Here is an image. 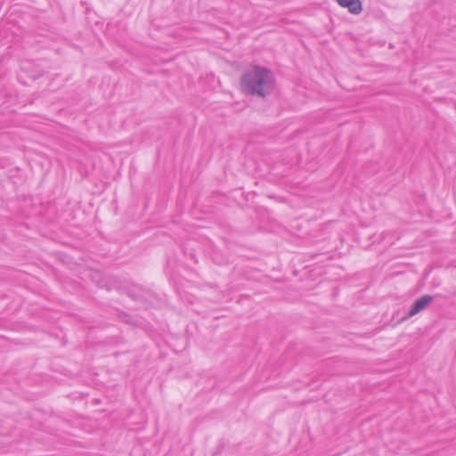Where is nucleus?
Masks as SVG:
<instances>
[{
  "label": "nucleus",
  "instance_id": "1",
  "mask_svg": "<svg viewBox=\"0 0 456 456\" xmlns=\"http://www.w3.org/2000/svg\"><path fill=\"white\" fill-rule=\"evenodd\" d=\"M274 77L273 72L264 67L253 66L241 77L240 86L243 92L265 97L273 89Z\"/></svg>",
  "mask_w": 456,
  "mask_h": 456
},
{
  "label": "nucleus",
  "instance_id": "2",
  "mask_svg": "<svg viewBox=\"0 0 456 456\" xmlns=\"http://www.w3.org/2000/svg\"><path fill=\"white\" fill-rule=\"evenodd\" d=\"M433 300L434 297L429 295H425L420 298L417 299L409 312V316L411 317L419 314V312L424 310L431 302H433Z\"/></svg>",
  "mask_w": 456,
  "mask_h": 456
},
{
  "label": "nucleus",
  "instance_id": "3",
  "mask_svg": "<svg viewBox=\"0 0 456 456\" xmlns=\"http://www.w3.org/2000/svg\"><path fill=\"white\" fill-rule=\"evenodd\" d=\"M338 3L340 6L347 8L353 14H359L362 10L360 0H338Z\"/></svg>",
  "mask_w": 456,
  "mask_h": 456
}]
</instances>
